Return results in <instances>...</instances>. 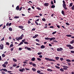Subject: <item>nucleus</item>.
<instances>
[{
    "label": "nucleus",
    "instance_id": "f257e3e1",
    "mask_svg": "<svg viewBox=\"0 0 74 74\" xmlns=\"http://www.w3.org/2000/svg\"><path fill=\"white\" fill-rule=\"evenodd\" d=\"M63 4L62 5L63 7V8H64L65 10H67V8H66V3H65V1L63 0Z\"/></svg>",
    "mask_w": 74,
    "mask_h": 74
},
{
    "label": "nucleus",
    "instance_id": "f03ea898",
    "mask_svg": "<svg viewBox=\"0 0 74 74\" xmlns=\"http://www.w3.org/2000/svg\"><path fill=\"white\" fill-rule=\"evenodd\" d=\"M45 59L46 60H49V61H52V62H56V61L54 60H53L52 59H50L48 58H45Z\"/></svg>",
    "mask_w": 74,
    "mask_h": 74
},
{
    "label": "nucleus",
    "instance_id": "7ed1b4c3",
    "mask_svg": "<svg viewBox=\"0 0 74 74\" xmlns=\"http://www.w3.org/2000/svg\"><path fill=\"white\" fill-rule=\"evenodd\" d=\"M66 46L67 47H69V49H71L74 48V47L72 46L71 45H66Z\"/></svg>",
    "mask_w": 74,
    "mask_h": 74
},
{
    "label": "nucleus",
    "instance_id": "20e7f679",
    "mask_svg": "<svg viewBox=\"0 0 74 74\" xmlns=\"http://www.w3.org/2000/svg\"><path fill=\"white\" fill-rule=\"evenodd\" d=\"M62 67H64L63 68V69L65 70H67V68H69V67L67 66H63Z\"/></svg>",
    "mask_w": 74,
    "mask_h": 74
},
{
    "label": "nucleus",
    "instance_id": "39448f33",
    "mask_svg": "<svg viewBox=\"0 0 74 74\" xmlns=\"http://www.w3.org/2000/svg\"><path fill=\"white\" fill-rule=\"evenodd\" d=\"M57 50L58 52L59 51H62V50H63V49L62 47H60V48H57Z\"/></svg>",
    "mask_w": 74,
    "mask_h": 74
},
{
    "label": "nucleus",
    "instance_id": "423d86ee",
    "mask_svg": "<svg viewBox=\"0 0 74 74\" xmlns=\"http://www.w3.org/2000/svg\"><path fill=\"white\" fill-rule=\"evenodd\" d=\"M25 49H26L27 50H28V51H31V48L29 47H25Z\"/></svg>",
    "mask_w": 74,
    "mask_h": 74
},
{
    "label": "nucleus",
    "instance_id": "0eeeda50",
    "mask_svg": "<svg viewBox=\"0 0 74 74\" xmlns=\"http://www.w3.org/2000/svg\"><path fill=\"white\" fill-rule=\"evenodd\" d=\"M5 71V72H7V70L5 69H1V70L0 71Z\"/></svg>",
    "mask_w": 74,
    "mask_h": 74
},
{
    "label": "nucleus",
    "instance_id": "6e6552de",
    "mask_svg": "<svg viewBox=\"0 0 74 74\" xmlns=\"http://www.w3.org/2000/svg\"><path fill=\"white\" fill-rule=\"evenodd\" d=\"M25 70V69L23 68V69H19V71H21V72H23V71H24Z\"/></svg>",
    "mask_w": 74,
    "mask_h": 74
},
{
    "label": "nucleus",
    "instance_id": "1a4fd4ad",
    "mask_svg": "<svg viewBox=\"0 0 74 74\" xmlns=\"http://www.w3.org/2000/svg\"><path fill=\"white\" fill-rule=\"evenodd\" d=\"M55 39H56V38H54V37L51 38H50V41H52V40H55Z\"/></svg>",
    "mask_w": 74,
    "mask_h": 74
},
{
    "label": "nucleus",
    "instance_id": "9d476101",
    "mask_svg": "<svg viewBox=\"0 0 74 74\" xmlns=\"http://www.w3.org/2000/svg\"><path fill=\"white\" fill-rule=\"evenodd\" d=\"M47 71H49L50 72H51V71H53V70H52V69H47Z\"/></svg>",
    "mask_w": 74,
    "mask_h": 74
},
{
    "label": "nucleus",
    "instance_id": "9b49d317",
    "mask_svg": "<svg viewBox=\"0 0 74 74\" xmlns=\"http://www.w3.org/2000/svg\"><path fill=\"white\" fill-rule=\"evenodd\" d=\"M4 48V45L2 44L1 46L0 49H3Z\"/></svg>",
    "mask_w": 74,
    "mask_h": 74
},
{
    "label": "nucleus",
    "instance_id": "f8f14e48",
    "mask_svg": "<svg viewBox=\"0 0 74 74\" xmlns=\"http://www.w3.org/2000/svg\"><path fill=\"white\" fill-rule=\"evenodd\" d=\"M49 5V3H45L44 4V5L45 6H48Z\"/></svg>",
    "mask_w": 74,
    "mask_h": 74
},
{
    "label": "nucleus",
    "instance_id": "ddd939ff",
    "mask_svg": "<svg viewBox=\"0 0 74 74\" xmlns=\"http://www.w3.org/2000/svg\"><path fill=\"white\" fill-rule=\"evenodd\" d=\"M16 10H18V11H19V6H17L16 7Z\"/></svg>",
    "mask_w": 74,
    "mask_h": 74
},
{
    "label": "nucleus",
    "instance_id": "4468645a",
    "mask_svg": "<svg viewBox=\"0 0 74 74\" xmlns=\"http://www.w3.org/2000/svg\"><path fill=\"white\" fill-rule=\"evenodd\" d=\"M45 46L42 45L41 46L40 48L42 49H43V48H45Z\"/></svg>",
    "mask_w": 74,
    "mask_h": 74
},
{
    "label": "nucleus",
    "instance_id": "2eb2a0df",
    "mask_svg": "<svg viewBox=\"0 0 74 74\" xmlns=\"http://www.w3.org/2000/svg\"><path fill=\"white\" fill-rule=\"evenodd\" d=\"M55 66L56 68H57V69H60V67L57 65H55Z\"/></svg>",
    "mask_w": 74,
    "mask_h": 74
},
{
    "label": "nucleus",
    "instance_id": "dca6fc26",
    "mask_svg": "<svg viewBox=\"0 0 74 74\" xmlns=\"http://www.w3.org/2000/svg\"><path fill=\"white\" fill-rule=\"evenodd\" d=\"M19 28H20V29H23V27L22 26H20L18 27Z\"/></svg>",
    "mask_w": 74,
    "mask_h": 74
},
{
    "label": "nucleus",
    "instance_id": "f3484780",
    "mask_svg": "<svg viewBox=\"0 0 74 74\" xmlns=\"http://www.w3.org/2000/svg\"><path fill=\"white\" fill-rule=\"evenodd\" d=\"M13 60L14 62H17V60L14 58H13Z\"/></svg>",
    "mask_w": 74,
    "mask_h": 74
},
{
    "label": "nucleus",
    "instance_id": "a211bd4d",
    "mask_svg": "<svg viewBox=\"0 0 74 74\" xmlns=\"http://www.w3.org/2000/svg\"><path fill=\"white\" fill-rule=\"evenodd\" d=\"M32 70H33V71H36V69H35V68H32Z\"/></svg>",
    "mask_w": 74,
    "mask_h": 74
},
{
    "label": "nucleus",
    "instance_id": "6ab92c4d",
    "mask_svg": "<svg viewBox=\"0 0 74 74\" xmlns=\"http://www.w3.org/2000/svg\"><path fill=\"white\" fill-rule=\"evenodd\" d=\"M45 40H50V38H45Z\"/></svg>",
    "mask_w": 74,
    "mask_h": 74
},
{
    "label": "nucleus",
    "instance_id": "aec40b11",
    "mask_svg": "<svg viewBox=\"0 0 74 74\" xmlns=\"http://www.w3.org/2000/svg\"><path fill=\"white\" fill-rule=\"evenodd\" d=\"M31 60H32V61H34L35 60V58L34 57L33 58L31 59Z\"/></svg>",
    "mask_w": 74,
    "mask_h": 74
},
{
    "label": "nucleus",
    "instance_id": "412c9836",
    "mask_svg": "<svg viewBox=\"0 0 74 74\" xmlns=\"http://www.w3.org/2000/svg\"><path fill=\"white\" fill-rule=\"evenodd\" d=\"M66 61L68 62H71V60L69 59H67L66 60Z\"/></svg>",
    "mask_w": 74,
    "mask_h": 74
},
{
    "label": "nucleus",
    "instance_id": "4be33fe9",
    "mask_svg": "<svg viewBox=\"0 0 74 74\" xmlns=\"http://www.w3.org/2000/svg\"><path fill=\"white\" fill-rule=\"evenodd\" d=\"M60 70L61 71H62V72H63V71H64V69H63V68H61L60 69Z\"/></svg>",
    "mask_w": 74,
    "mask_h": 74
},
{
    "label": "nucleus",
    "instance_id": "5701e85b",
    "mask_svg": "<svg viewBox=\"0 0 74 74\" xmlns=\"http://www.w3.org/2000/svg\"><path fill=\"white\" fill-rule=\"evenodd\" d=\"M73 3H70L69 5V6L70 7H72V6H73Z\"/></svg>",
    "mask_w": 74,
    "mask_h": 74
},
{
    "label": "nucleus",
    "instance_id": "b1692460",
    "mask_svg": "<svg viewBox=\"0 0 74 74\" xmlns=\"http://www.w3.org/2000/svg\"><path fill=\"white\" fill-rule=\"evenodd\" d=\"M23 44V42L22 41L18 45V46H19V45H21Z\"/></svg>",
    "mask_w": 74,
    "mask_h": 74
},
{
    "label": "nucleus",
    "instance_id": "393cba45",
    "mask_svg": "<svg viewBox=\"0 0 74 74\" xmlns=\"http://www.w3.org/2000/svg\"><path fill=\"white\" fill-rule=\"evenodd\" d=\"M37 73L40 74V73H41V71L40 70H38L37 71Z\"/></svg>",
    "mask_w": 74,
    "mask_h": 74
},
{
    "label": "nucleus",
    "instance_id": "a878e982",
    "mask_svg": "<svg viewBox=\"0 0 74 74\" xmlns=\"http://www.w3.org/2000/svg\"><path fill=\"white\" fill-rule=\"evenodd\" d=\"M9 30L10 31H11V32L12 31V28H11V27H10L9 28Z\"/></svg>",
    "mask_w": 74,
    "mask_h": 74
},
{
    "label": "nucleus",
    "instance_id": "bb28decb",
    "mask_svg": "<svg viewBox=\"0 0 74 74\" xmlns=\"http://www.w3.org/2000/svg\"><path fill=\"white\" fill-rule=\"evenodd\" d=\"M5 64H4L2 65V66H3V67L5 68L6 67V65H5Z\"/></svg>",
    "mask_w": 74,
    "mask_h": 74
},
{
    "label": "nucleus",
    "instance_id": "cd10ccee",
    "mask_svg": "<svg viewBox=\"0 0 74 74\" xmlns=\"http://www.w3.org/2000/svg\"><path fill=\"white\" fill-rule=\"evenodd\" d=\"M57 60H59V57H56L55 58Z\"/></svg>",
    "mask_w": 74,
    "mask_h": 74
},
{
    "label": "nucleus",
    "instance_id": "c85d7f7f",
    "mask_svg": "<svg viewBox=\"0 0 74 74\" xmlns=\"http://www.w3.org/2000/svg\"><path fill=\"white\" fill-rule=\"evenodd\" d=\"M19 18V17L18 16H15L14 17V18H15V19Z\"/></svg>",
    "mask_w": 74,
    "mask_h": 74
},
{
    "label": "nucleus",
    "instance_id": "c756f323",
    "mask_svg": "<svg viewBox=\"0 0 74 74\" xmlns=\"http://www.w3.org/2000/svg\"><path fill=\"white\" fill-rule=\"evenodd\" d=\"M55 7V5H53L51 6V8H54Z\"/></svg>",
    "mask_w": 74,
    "mask_h": 74
},
{
    "label": "nucleus",
    "instance_id": "7c9ffc66",
    "mask_svg": "<svg viewBox=\"0 0 74 74\" xmlns=\"http://www.w3.org/2000/svg\"><path fill=\"white\" fill-rule=\"evenodd\" d=\"M8 62L7 61H6V62H5V63H4V64H6V65H7V64H8Z\"/></svg>",
    "mask_w": 74,
    "mask_h": 74
},
{
    "label": "nucleus",
    "instance_id": "2f4dec72",
    "mask_svg": "<svg viewBox=\"0 0 74 74\" xmlns=\"http://www.w3.org/2000/svg\"><path fill=\"white\" fill-rule=\"evenodd\" d=\"M42 52H39L38 53V55H42Z\"/></svg>",
    "mask_w": 74,
    "mask_h": 74
},
{
    "label": "nucleus",
    "instance_id": "473e14b6",
    "mask_svg": "<svg viewBox=\"0 0 74 74\" xmlns=\"http://www.w3.org/2000/svg\"><path fill=\"white\" fill-rule=\"evenodd\" d=\"M37 60H39V61H41V59L40 58H37Z\"/></svg>",
    "mask_w": 74,
    "mask_h": 74
},
{
    "label": "nucleus",
    "instance_id": "72a5a7b5",
    "mask_svg": "<svg viewBox=\"0 0 74 74\" xmlns=\"http://www.w3.org/2000/svg\"><path fill=\"white\" fill-rule=\"evenodd\" d=\"M66 36H67V37H71L72 36L71 35H66Z\"/></svg>",
    "mask_w": 74,
    "mask_h": 74
},
{
    "label": "nucleus",
    "instance_id": "f704fd0d",
    "mask_svg": "<svg viewBox=\"0 0 74 74\" xmlns=\"http://www.w3.org/2000/svg\"><path fill=\"white\" fill-rule=\"evenodd\" d=\"M74 42V40H72V41L71 42V44H73Z\"/></svg>",
    "mask_w": 74,
    "mask_h": 74
},
{
    "label": "nucleus",
    "instance_id": "c9c22d12",
    "mask_svg": "<svg viewBox=\"0 0 74 74\" xmlns=\"http://www.w3.org/2000/svg\"><path fill=\"white\" fill-rule=\"evenodd\" d=\"M71 9L72 10H74V5H73L71 7Z\"/></svg>",
    "mask_w": 74,
    "mask_h": 74
},
{
    "label": "nucleus",
    "instance_id": "e433bc0d",
    "mask_svg": "<svg viewBox=\"0 0 74 74\" xmlns=\"http://www.w3.org/2000/svg\"><path fill=\"white\" fill-rule=\"evenodd\" d=\"M18 38L19 40H22L23 38L22 37H21V36H20L19 37H18Z\"/></svg>",
    "mask_w": 74,
    "mask_h": 74
},
{
    "label": "nucleus",
    "instance_id": "4c0bfd02",
    "mask_svg": "<svg viewBox=\"0 0 74 74\" xmlns=\"http://www.w3.org/2000/svg\"><path fill=\"white\" fill-rule=\"evenodd\" d=\"M17 66V65L16 64H14L13 65V67H16Z\"/></svg>",
    "mask_w": 74,
    "mask_h": 74
},
{
    "label": "nucleus",
    "instance_id": "58836bf2",
    "mask_svg": "<svg viewBox=\"0 0 74 74\" xmlns=\"http://www.w3.org/2000/svg\"><path fill=\"white\" fill-rule=\"evenodd\" d=\"M32 65L33 66H34V67H36V64H32Z\"/></svg>",
    "mask_w": 74,
    "mask_h": 74
},
{
    "label": "nucleus",
    "instance_id": "ea45409f",
    "mask_svg": "<svg viewBox=\"0 0 74 74\" xmlns=\"http://www.w3.org/2000/svg\"><path fill=\"white\" fill-rule=\"evenodd\" d=\"M13 46H14V45H13V44H11L10 45V47L11 48V47H13Z\"/></svg>",
    "mask_w": 74,
    "mask_h": 74
},
{
    "label": "nucleus",
    "instance_id": "a19ab883",
    "mask_svg": "<svg viewBox=\"0 0 74 74\" xmlns=\"http://www.w3.org/2000/svg\"><path fill=\"white\" fill-rule=\"evenodd\" d=\"M62 14H63V15H64V11L62 10Z\"/></svg>",
    "mask_w": 74,
    "mask_h": 74
},
{
    "label": "nucleus",
    "instance_id": "79ce46f5",
    "mask_svg": "<svg viewBox=\"0 0 74 74\" xmlns=\"http://www.w3.org/2000/svg\"><path fill=\"white\" fill-rule=\"evenodd\" d=\"M42 20L43 21H44V22H45V21H46V19H45V18H43L42 19Z\"/></svg>",
    "mask_w": 74,
    "mask_h": 74
},
{
    "label": "nucleus",
    "instance_id": "37998d69",
    "mask_svg": "<svg viewBox=\"0 0 74 74\" xmlns=\"http://www.w3.org/2000/svg\"><path fill=\"white\" fill-rule=\"evenodd\" d=\"M35 23L36 25H38V23L37 22V21H35Z\"/></svg>",
    "mask_w": 74,
    "mask_h": 74
},
{
    "label": "nucleus",
    "instance_id": "c03bdc74",
    "mask_svg": "<svg viewBox=\"0 0 74 74\" xmlns=\"http://www.w3.org/2000/svg\"><path fill=\"white\" fill-rule=\"evenodd\" d=\"M2 57H3V58L5 57V54H3L2 55Z\"/></svg>",
    "mask_w": 74,
    "mask_h": 74
},
{
    "label": "nucleus",
    "instance_id": "a18cd8bd",
    "mask_svg": "<svg viewBox=\"0 0 74 74\" xmlns=\"http://www.w3.org/2000/svg\"><path fill=\"white\" fill-rule=\"evenodd\" d=\"M56 31H55L54 32H53L52 33V34H55V33H56Z\"/></svg>",
    "mask_w": 74,
    "mask_h": 74
},
{
    "label": "nucleus",
    "instance_id": "49530a36",
    "mask_svg": "<svg viewBox=\"0 0 74 74\" xmlns=\"http://www.w3.org/2000/svg\"><path fill=\"white\" fill-rule=\"evenodd\" d=\"M1 73L2 74H6V73H5L4 72V71H1Z\"/></svg>",
    "mask_w": 74,
    "mask_h": 74
},
{
    "label": "nucleus",
    "instance_id": "de8ad7c7",
    "mask_svg": "<svg viewBox=\"0 0 74 74\" xmlns=\"http://www.w3.org/2000/svg\"><path fill=\"white\" fill-rule=\"evenodd\" d=\"M49 28H52V29H53V28H54V27L53 26H50L49 27Z\"/></svg>",
    "mask_w": 74,
    "mask_h": 74
},
{
    "label": "nucleus",
    "instance_id": "09e8293b",
    "mask_svg": "<svg viewBox=\"0 0 74 74\" xmlns=\"http://www.w3.org/2000/svg\"><path fill=\"white\" fill-rule=\"evenodd\" d=\"M25 41H26V39H24L22 40V42H25Z\"/></svg>",
    "mask_w": 74,
    "mask_h": 74
},
{
    "label": "nucleus",
    "instance_id": "8fccbe9b",
    "mask_svg": "<svg viewBox=\"0 0 74 74\" xmlns=\"http://www.w3.org/2000/svg\"><path fill=\"white\" fill-rule=\"evenodd\" d=\"M6 45H10V43H9L8 42H6Z\"/></svg>",
    "mask_w": 74,
    "mask_h": 74
},
{
    "label": "nucleus",
    "instance_id": "3c124183",
    "mask_svg": "<svg viewBox=\"0 0 74 74\" xmlns=\"http://www.w3.org/2000/svg\"><path fill=\"white\" fill-rule=\"evenodd\" d=\"M56 25H57V27H58L59 29H60V26L59 25H58V24H56Z\"/></svg>",
    "mask_w": 74,
    "mask_h": 74
},
{
    "label": "nucleus",
    "instance_id": "603ef678",
    "mask_svg": "<svg viewBox=\"0 0 74 74\" xmlns=\"http://www.w3.org/2000/svg\"><path fill=\"white\" fill-rule=\"evenodd\" d=\"M36 8L38 10H41V8H40L39 7H37Z\"/></svg>",
    "mask_w": 74,
    "mask_h": 74
},
{
    "label": "nucleus",
    "instance_id": "864d4df0",
    "mask_svg": "<svg viewBox=\"0 0 74 74\" xmlns=\"http://www.w3.org/2000/svg\"><path fill=\"white\" fill-rule=\"evenodd\" d=\"M24 43H25V44H29V43L27 42L26 41H25Z\"/></svg>",
    "mask_w": 74,
    "mask_h": 74
},
{
    "label": "nucleus",
    "instance_id": "5fc2aeb1",
    "mask_svg": "<svg viewBox=\"0 0 74 74\" xmlns=\"http://www.w3.org/2000/svg\"><path fill=\"white\" fill-rule=\"evenodd\" d=\"M66 25H68V26L70 25V24L69 23H66Z\"/></svg>",
    "mask_w": 74,
    "mask_h": 74
},
{
    "label": "nucleus",
    "instance_id": "6e6d98bb",
    "mask_svg": "<svg viewBox=\"0 0 74 74\" xmlns=\"http://www.w3.org/2000/svg\"><path fill=\"white\" fill-rule=\"evenodd\" d=\"M10 50L11 51H13V50H14V48H12L10 49Z\"/></svg>",
    "mask_w": 74,
    "mask_h": 74
},
{
    "label": "nucleus",
    "instance_id": "4d7b16f0",
    "mask_svg": "<svg viewBox=\"0 0 74 74\" xmlns=\"http://www.w3.org/2000/svg\"><path fill=\"white\" fill-rule=\"evenodd\" d=\"M22 49V48H18V50H19V51H21Z\"/></svg>",
    "mask_w": 74,
    "mask_h": 74
},
{
    "label": "nucleus",
    "instance_id": "13d9d810",
    "mask_svg": "<svg viewBox=\"0 0 74 74\" xmlns=\"http://www.w3.org/2000/svg\"><path fill=\"white\" fill-rule=\"evenodd\" d=\"M39 57L40 58H42V56L40 55L39 56Z\"/></svg>",
    "mask_w": 74,
    "mask_h": 74
},
{
    "label": "nucleus",
    "instance_id": "bf43d9fd",
    "mask_svg": "<svg viewBox=\"0 0 74 74\" xmlns=\"http://www.w3.org/2000/svg\"><path fill=\"white\" fill-rule=\"evenodd\" d=\"M28 24H29V23H31V22L29 21H28Z\"/></svg>",
    "mask_w": 74,
    "mask_h": 74
},
{
    "label": "nucleus",
    "instance_id": "052dcab7",
    "mask_svg": "<svg viewBox=\"0 0 74 74\" xmlns=\"http://www.w3.org/2000/svg\"><path fill=\"white\" fill-rule=\"evenodd\" d=\"M71 52L72 53H74V51H71Z\"/></svg>",
    "mask_w": 74,
    "mask_h": 74
},
{
    "label": "nucleus",
    "instance_id": "680f3d73",
    "mask_svg": "<svg viewBox=\"0 0 74 74\" xmlns=\"http://www.w3.org/2000/svg\"><path fill=\"white\" fill-rule=\"evenodd\" d=\"M36 41H38V42H40V40H39L37 39H36Z\"/></svg>",
    "mask_w": 74,
    "mask_h": 74
},
{
    "label": "nucleus",
    "instance_id": "e2e57ef3",
    "mask_svg": "<svg viewBox=\"0 0 74 74\" xmlns=\"http://www.w3.org/2000/svg\"><path fill=\"white\" fill-rule=\"evenodd\" d=\"M60 60H61V61H63V58H60Z\"/></svg>",
    "mask_w": 74,
    "mask_h": 74
},
{
    "label": "nucleus",
    "instance_id": "0e129e2a",
    "mask_svg": "<svg viewBox=\"0 0 74 74\" xmlns=\"http://www.w3.org/2000/svg\"><path fill=\"white\" fill-rule=\"evenodd\" d=\"M29 64H32L33 65V62H29Z\"/></svg>",
    "mask_w": 74,
    "mask_h": 74
},
{
    "label": "nucleus",
    "instance_id": "69168bd1",
    "mask_svg": "<svg viewBox=\"0 0 74 74\" xmlns=\"http://www.w3.org/2000/svg\"><path fill=\"white\" fill-rule=\"evenodd\" d=\"M9 25V23L8 22V23L6 24V26H8Z\"/></svg>",
    "mask_w": 74,
    "mask_h": 74
},
{
    "label": "nucleus",
    "instance_id": "338daca9",
    "mask_svg": "<svg viewBox=\"0 0 74 74\" xmlns=\"http://www.w3.org/2000/svg\"><path fill=\"white\" fill-rule=\"evenodd\" d=\"M11 25H12V23H10L9 24V26H11Z\"/></svg>",
    "mask_w": 74,
    "mask_h": 74
},
{
    "label": "nucleus",
    "instance_id": "774afa93",
    "mask_svg": "<svg viewBox=\"0 0 74 74\" xmlns=\"http://www.w3.org/2000/svg\"><path fill=\"white\" fill-rule=\"evenodd\" d=\"M71 74H74V71H72L71 72Z\"/></svg>",
    "mask_w": 74,
    "mask_h": 74
}]
</instances>
